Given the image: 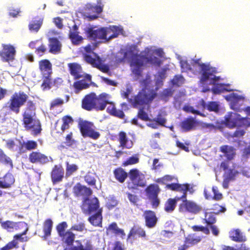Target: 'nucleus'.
Returning a JSON list of instances; mask_svg holds the SVG:
<instances>
[{
	"instance_id": "19",
	"label": "nucleus",
	"mask_w": 250,
	"mask_h": 250,
	"mask_svg": "<svg viewBox=\"0 0 250 250\" xmlns=\"http://www.w3.org/2000/svg\"><path fill=\"white\" fill-rule=\"evenodd\" d=\"M29 160L33 164H45L49 162L48 157L39 151H32L30 153Z\"/></svg>"
},
{
	"instance_id": "10",
	"label": "nucleus",
	"mask_w": 250,
	"mask_h": 250,
	"mask_svg": "<svg viewBox=\"0 0 250 250\" xmlns=\"http://www.w3.org/2000/svg\"><path fill=\"white\" fill-rule=\"evenodd\" d=\"M95 54L96 58H94L89 54H84L83 59L87 63L91 64L92 67L97 68L103 73H107L110 76L111 72L109 65L106 64H103L101 58L96 54Z\"/></svg>"
},
{
	"instance_id": "40",
	"label": "nucleus",
	"mask_w": 250,
	"mask_h": 250,
	"mask_svg": "<svg viewBox=\"0 0 250 250\" xmlns=\"http://www.w3.org/2000/svg\"><path fill=\"white\" fill-rule=\"evenodd\" d=\"M212 191L213 193L212 196L209 194H208L206 191H204L205 197L206 199H212L215 201H220L223 199V194L218 191L217 187H212Z\"/></svg>"
},
{
	"instance_id": "57",
	"label": "nucleus",
	"mask_w": 250,
	"mask_h": 250,
	"mask_svg": "<svg viewBox=\"0 0 250 250\" xmlns=\"http://www.w3.org/2000/svg\"><path fill=\"white\" fill-rule=\"evenodd\" d=\"M67 226L66 222H62L57 226L56 229L60 236L66 232L65 229Z\"/></svg>"
},
{
	"instance_id": "49",
	"label": "nucleus",
	"mask_w": 250,
	"mask_h": 250,
	"mask_svg": "<svg viewBox=\"0 0 250 250\" xmlns=\"http://www.w3.org/2000/svg\"><path fill=\"white\" fill-rule=\"evenodd\" d=\"M139 162V158L138 154H135L129 157L126 161L123 163V166L126 167L129 165H132L138 163Z\"/></svg>"
},
{
	"instance_id": "24",
	"label": "nucleus",
	"mask_w": 250,
	"mask_h": 250,
	"mask_svg": "<svg viewBox=\"0 0 250 250\" xmlns=\"http://www.w3.org/2000/svg\"><path fill=\"white\" fill-rule=\"evenodd\" d=\"M39 68L42 76H50L52 73V64L47 59L42 60L39 62Z\"/></svg>"
},
{
	"instance_id": "6",
	"label": "nucleus",
	"mask_w": 250,
	"mask_h": 250,
	"mask_svg": "<svg viewBox=\"0 0 250 250\" xmlns=\"http://www.w3.org/2000/svg\"><path fill=\"white\" fill-rule=\"evenodd\" d=\"M141 175L137 168H133L129 171V181L127 182V187L129 189L137 190L139 187L144 188L146 186V182Z\"/></svg>"
},
{
	"instance_id": "41",
	"label": "nucleus",
	"mask_w": 250,
	"mask_h": 250,
	"mask_svg": "<svg viewBox=\"0 0 250 250\" xmlns=\"http://www.w3.org/2000/svg\"><path fill=\"white\" fill-rule=\"evenodd\" d=\"M0 163L5 166H9L11 168L13 167L12 159L1 148H0Z\"/></svg>"
},
{
	"instance_id": "58",
	"label": "nucleus",
	"mask_w": 250,
	"mask_h": 250,
	"mask_svg": "<svg viewBox=\"0 0 250 250\" xmlns=\"http://www.w3.org/2000/svg\"><path fill=\"white\" fill-rule=\"evenodd\" d=\"M64 104V101L63 99L57 98L53 100L50 104V108L52 109L55 107L62 105Z\"/></svg>"
},
{
	"instance_id": "26",
	"label": "nucleus",
	"mask_w": 250,
	"mask_h": 250,
	"mask_svg": "<svg viewBox=\"0 0 250 250\" xmlns=\"http://www.w3.org/2000/svg\"><path fill=\"white\" fill-rule=\"evenodd\" d=\"M78 29V26L76 24H74L72 29L69 30L68 37L74 45L80 44L83 40V38L79 35Z\"/></svg>"
},
{
	"instance_id": "39",
	"label": "nucleus",
	"mask_w": 250,
	"mask_h": 250,
	"mask_svg": "<svg viewBox=\"0 0 250 250\" xmlns=\"http://www.w3.org/2000/svg\"><path fill=\"white\" fill-rule=\"evenodd\" d=\"M148 198L157 196L160 191V189L157 185L150 184L145 189Z\"/></svg>"
},
{
	"instance_id": "31",
	"label": "nucleus",
	"mask_w": 250,
	"mask_h": 250,
	"mask_svg": "<svg viewBox=\"0 0 250 250\" xmlns=\"http://www.w3.org/2000/svg\"><path fill=\"white\" fill-rule=\"evenodd\" d=\"M229 233L231 240L234 242H244L247 240L246 236L238 229L232 230Z\"/></svg>"
},
{
	"instance_id": "36",
	"label": "nucleus",
	"mask_w": 250,
	"mask_h": 250,
	"mask_svg": "<svg viewBox=\"0 0 250 250\" xmlns=\"http://www.w3.org/2000/svg\"><path fill=\"white\" fill-rule=\"evenodd\" d=\"M138 236L140 237L145 238L146 233L144 229L138 225H134L130 230L128 237Z\"/></svg>"
},
{
	"instance_id": "29",
	"label": "nucleus",
	"mask_w": 250,
	"mask_h": 250,
	"mask_svg": "<svg viewBox=\"0 0 250 250\" xmlns=\"http://www.w3.org/2000/svg\"><path fill=\"white\" fill-rule=\"evenodd\" d=\"M49 41V52L53 54L59 53L61 50L62 44L57 38H50Z\"/></svg>"
},
{
	"instance_id": "12",
	"label": "nucleus",
	"mask_w": 250,
	"mask_h": 250,
	"mask_svg": "<svg viewBox=\"0 0 250 250\" xmlns=\"http://www.w3.org/2000/svg\"><path fill=\"white\" fill-rule=\"evenodd\" d=\"M84 33L87 39L96 41L97 40H105V31L104 27L96 29L94 27H88L84 29Z\"/></svg>"
},
{
	"instance_id": "33",
	"label": "nucleus",
	"mask_w": 250,
	"mask_h": 250,
	"mask_svg": "<svg viewBox=\"0 0 250 250\" xmlns=\"http://www.w3.org/2000/svg\"><path fill=\"white\" fill-rule=\"evenodd\" d=\"M113 172L115 178L121 183H123L128 176L127 173L121 167L116 168Z\"/></svg>"
},
{
	"instance_id": "28",
	"label": "nucleus",
	"mask_w": 250,
	"mask_h": 250,
	"mask_svg": "<svg viewBox=\"0 0 250 250\" xmlns=\"http://www.w3.org/2000/svg\"><path fill=\"white\" fill-rule=\"evenodd\" d=\"M83 77V79L75 82L73 83L74 88L78 91L86 89L90 86V84L87 82L91 81V76L86 74Z\"/></svg>"
},
{
	"instance_id": "30",
	"label": "nucleus",
	"mask_w": 250,
	"mask_h": 250,
	"mask_svg": "<svg viewBox=\"0 0 250 250\" xmlns=\"http://www.w3.org/2000/svg\"><path fill=\"white\" fill-rule=\"evenodd\" d=\"M118 141L120 143V146L123 148L130 149L133 146V142L128 140L126 133L124 131L119 132Z\"/></svg>"
},
{
	"instance_id": "21",
	"label": "nucleus",
	"mask_w": 250,
	"mask_h": 250,
	"mask_svg": "<svg viewBox=\"0 0 250 250\" xmlns=\"http://www.w3.org/2000/svg\"><path fill=\"white\" fill-rule=\"evenodd\" d=\"M109 95L105 93H101L98 96H96V110H104L107 104H111L112 103L109 101Z\"/></svg>"
},
{
	"instance_id": "27",
	"label": "nucleus",
	"mask_w": 250,
	"mask_h": 250,
	"mask_svg": "<svg viewBox=\"0 0 250 250\" xmlns=\"http://www.w3.org/2000/svg\"><path fill=\"white\" fill-rule=\"evenodd\" d=\"M15 181L13 174L8 172L3 177H0V188H9L14 185Z\"/></svg>"
},
{
	"instance_id": "17",
	"label": "nucleus",
	"mask_w": 250,
	"mask_h": 250,
	"mask_svg": "<svg viewBox=\"0 0 250 250\" xmlns=\"http://www.w3.org/2000/svg\"><path fill=\"white\" fill-rule=\"evenodd\" d=\"M198 125V122L196 119L192 117H189L183 120L180 123V126L182 131L188 132L194 130Z\"/></svg>"
},
{
	"instance_id": "11",
	"label": "nucleus",
	"mask_w": 250,
	"mask_h": 250,
	"mask_svg": "<svg viewBox=\"0 0 250 250\" xmlns=\"http://www.w3.org/2000/svg\"><path fill=\"white\" fill-rule=\"evenodd\" d=\"M202 210V207L196 202L186 200L185 202L181 203L179 205V211L181 213H190L196 214L200 212Z\"/></svg>"
},
{
	"instance_id": "14",
	"label": "nucleus",
	"mask_w": 250,
	"mask_h": 250,
	"mask_svg": "<svg viewBox=\"0 0 250 250\" xmlns=\"http://www.w3.org/2000/svg\"><path fill=\"white\" fill-rule=\"evenodd\" d=\"M166 188L172 191H175L185 193L187 195V192L192 194L194 192L193 187L188 183L180 184L179 183H172L167 184Z\"/></svg>"
},
{
	"instance_id": "1",
	"label": "nucleus",
	"mask_w": 250,
	"mask_h": 250,
	"mask_svg": "<svg viewBox=\"0 0 250 250\" xmlns=\"http://www.w3.org/2000/svg\"><path fill=\"white\" fill-rule=\"evenodd\" d=\"M28 96L24 92L20 91L15 92L10 97L6 107L9 111L18 114L20 109L26 103L22 113V123L26 130L31 131L32 134L36 136L42 131L41 124L39 120H36V104L31 100L27 101Z\"/></svg>"
},
{
	"instance_id": "63",
	"label": "nucleus",
	"mask_w": 250,
	"mask_h": 250,
	"mask_svg": "<svg viewBox=\"0 0 250 250\" xmlns=\"http://www.w3.org/2000/svg\"><path fill=\"white\" fill-rule=\"evenodd\" d=\"M84 225L83 223H80L78 224H75L73 225L71 228V230H76L77 231H83L84 229Z\"/></svg>"
},
{
	"instance_id": "44",
	"label": "nucleus",
	"mask_w": 250,
	"mask_h": 250,
	"mask_svg": "<svg viewBox=\"0 0 250 250\" xmlns=\"http://www.w3.org/2000/svg\"><path fill=\"white\" fill-rule=\"evenodd\" d=\"M176 206L175 201L172 198H168L165 203L164 210L168 213L172 212L174 210Z\"/></svg>"
},
{
	"instance_id": "25",
	"label": "nucleus",
	"mask_w": 250,
	"mask_h": 250,
	"mask_svg": "<svg viewBox=\"0 0 250 250\" xmlns=\"http://www.w3.org/2000/svg\"><path fill=\"white\" fill-rule=\"evenodd\" d=\"M68 67L70 74L75 79H79L83 77L82 67L79 63H69L68 64Z\"/></svg>"
},
{
	"instance_id": "52",
	"label": "nucleus",
	"mask_w": 250,
	"mask_h": 250,
	"mask_svg": "<svg viewBox=\"0 0 250 250\" xmlns=\"http://www.w3.org/2000/svg\"><path fill=\"white\" fill-rule=\"evenodd\" d=\"M174 179V177L172 175H165L162 177L157 179L156 182L159 184L166 185L167 184V183L173 181Z\"/></svg>"
},
{
	"instance_id": "50",
	"label": "nucleus",
	"mask_w": 250,
	"mask_h": 250,
	"mask_svg": "<svg viewBox=\"0 0 250 250\" xmlns=\"http://www.w3.org/2000/svg\"><path fill=\"white\" fill-rule=\"evenodd\" d=\"M185 80L182 75H175L171 81L172 84L176 86H180L185 83Z\"/></svg>"
},
{
	"instance_id": "55",
	"label": "nucleus",
	"mask_w": 250,
	"mask_h": 250,
	"mask_svg": "<svg viewBox=\"0 0 250 250\" xmlns=\"http://www.w3.org/2000/svg\"><path fill=\"white\" fill-rule=\"evenodd\" d=\"M109 229L112 230L115 234L125 236V233L124 230L118 227L117 224L115 222L111 223L109 226Z\"/></svg>"
},
{
	"instance_id": "20",
	"label": "nucleus",
	"mask_w": 250,
	"mask_h": 250,
	"mask_svg": "<svg viewBox=\"0 0 250 250\" xmlns=\"http://www.w3.org/2000/svg\"><path fill=\"white\" fill-rule=\"evenodd\" d=\"M105 39L106 41L117 38L123 32V29L116 25L104 27Z\"/></svg>"
},
{
	"instance_id": "37",
	"label": "nucleus",
	"mask_w": 250,
	"mask_h": 250,
	"mask_svg": "<svg viewBox=\"0 0 250 250\" xmlns=\"http://www.w3.org/2000/svg\"><path fill=\"white\" fill-rule=\"evenodd\" d=\"M235 149L233 147L227 145H224L220 147V151L224 154L227 159L231 160L233 159L235 155Z\"/></svg>"
},
{
	"instance_id": "47",
	"label": "nucleus",
	"mask_w": 250,
	"mask_h": 250,
	"mask_svg": "<svg viewBox=\"0 0 250 250\" xmlns=\"http://www.w3.org/2000/svg\"><path fill=\"white\" fill-rule=\"evenodd\" d=\"M53 222L50 219H46L43 224V232L44 235L48 236L51 234Z\"/></svg>"
},
{
	"instance_id": "38",
	"label": "nucleus",
	"mask_w": 250,
	"mask_h": 250,
	"mask_svg": "<svg viewBox=\"0 0 250 250\" xmlns=\"http://www.w3.org/2000/svg\"><path fill=\"white\" fill-rule=\"evenodd\" d=\"M106 111L110 115L121 119H124L125 116L123 111L120 109H117L113 103L107 107Z\"/></svg>"
},
{
	"instance_id": "35",
	"label": "nucleus",
	"mask_w": 250,
	"mask_h": 250,
	"mask_svg": "<svg viewBox=\"0 0 250 250\" xmlns=\"http://www.w3.org/2000/svg\"><path fill=\"white\" fill-rule=\"evenodd\" d=\"M77 246H74V250H93V246L90 240L84 239L81 242L80 240L76 241Z\"/></svg>"
},
{
	"instance_id": "16",
	"label": "nucleus",
	"mask_w": 250,
	"mask_h": 250,
	"mask_svg": "<svg viewBox=\"0 0 250 250\" xmlns=\"http://www.w3.org/2000/svg\"><path fill=\"white\" fill-rule=\"evenodd\" d=\"M145 226L149 229L155 227L158 222L156 213L151 210H146L143 213Z\"/></svg>"
},
{
	"instance_id": "46",
	"label": "nucleus",
	"mask_w": 250,
	"mask_h": 250,
	"mask_svg": "<svg viewBox=\"0 0 250 250\" xmlns=\"http://www.w3.org/2000/svg\"><path fill=\"white\" fill-rule=\"evenodd\" d=\"M204 222L208 226L213 225L216 222L215 214L213 212H205Z\"/></svg>"
},
{
	"instance_id": "3",
	"label": "nucleus",
	"mask_w": 250,
	"mask_h": 250,
	"mask_svg": "<svg viewBox=\"0 0 250 250\" xmlns=\"http://www.w3.org/2000/svg\"><path fill=\"white\" fill-rule=\"evenodd\" d=\"M145 62L157 66H160L162 63V61L155 56L146 57L144 55H133L131 58L130 63L133 74L138 77L142 76Z\"/></svg>"
},
{
	"instance_id": "64",
	"label": "nucleus",
	"mask_w": 250,
	"mask_h": 250,
	"mask_svg": "<svg viewBox=\"0 0 250 250\" xmlns=\"http://www.w3.org/2000/svg\"><path fill=\"white\" fill-rule=\"evenodd\" d=\"M223 84H217L215 86L212 88L211 91L214 94H219L223 91Z\"/></svg>"
},
{
	"instance_id": "62",
	"label": "nucleus",
	"mask_w": 250,
	"mask_h": 250,
	"mask_svg": "<svg viewBox=\"0 0 250 250\" xmlns=\"http://www.w3.org/2000/svg\"><path fill=\"white\" fill-rule=\"evenodd\" d=\"M151 201V205L153 208H157L160 205V200L158 196L149 198Z\"/></svg>"
},
{
	"instance_id": "18",
	"label": "nucleus",
	"mask_w": 250,
	"mask_h": 250,
	"mask_svg": "<svg viewBox=\"0 0 250 250\" xmlns=\"http://www.w3.org/2000/svg\"><path fill=\"white\" fill-rule=\"evenodd\" d=\"M84 202H87V208L84 211V213L88 215H91L98 211L99 210H102L100 208L99 200L97 197H94L89 199H86L84 200Z\"/></svg>"
},
{
	"instance_id": "34",
	"label": "nucleus",
	"mask_w": 250,
	"mask_h": 250,
	"mask_svg": "<svg viewBox=\"0 0 250 250\" xmlns=\"http://www.w3.org/2000/svg\"><path fill=\"white\" fill-rule=\"evenodd\" d=\"M62 240L67 246H71L73 245L75 238V234L70 229L66 231V232L60 236Z\"/></svg>"
},
{
	"instance_id": "53",
	"label": "nucleus",
	"mask_w": 250,
	"mask_h": 250,
	"mask_svg": "<svg viewBox=\"0 0 250 250\" xmlns=\"http://www.w3.org/2000/svg\"><path fill=\"white\" fill-rule=\"evenodd\" d=\"M78 169V166L75 164L70 165L66 163V176L69 177L71 176L74 172H76Z\"/></svg>"
},
{
	"instance_id": "15",
	"label": "nucleus",
	"mask_w": 250,
	"mask_h": 250,
	"mask_svg": "<svg viewBox=\"0 0 250 250\" xmlns=\"http://www.w3.org/2000/svg\"><path fill=\"white\" fill-rule=\"evenodd\" d=\"M73 192L76 197H82L85 200L86 199L92 194V191L86 186L82 185L80 183H77L73 188Z\"/></svg>"
},
{
	"instance_id": "61",
	"label": "nucleus",
	"mask_w": 250,
	"mask_h": 250,
	"mask_svg": "<svg viewBox=\"0 0 250 250\" xmlns=\"http://www.w3.org/2000/svg\"><path fill=\"white\" fill-rule=\"evenodd\" d=\"M184 109L185 111H186L188 112H190L193 114H196L197 115H199L202 117L205 116V115L203 113H202L199 110H195L192 106H185L184 108Z\"/></svg>"
},
{
	"instance_id": "59",
	"label": "nucleus",
	"mask_w": 250,
	"mask_h": 250,
	"mask_svg": "<svg viewBox=\"0 0 250 250\" xmlns=\"http://www.w3.org/2000/svg\"><path fill=\"white\" fill-rule=\"evenodd\" d=\"M84 181L90 186H95L96 180L95 177L91 174H87L84 176Z\"/></svg>"
},
{
	"instance_id": "43",
	"label": "nucleus",
	"mask_w": 250,
	"mask_h": 250,
	"mask_svg": "<svg viewBox=\"0 0 250 250\" xmlns=\"http://www.w3.org/2000/svg\"><path fill=\"white\" fill-rule=\"evenodd\" d=\"M38 144L37 142L33 140H28L24 142L20 147V150L24 148L26 150H31L37 148Z\"/></svg>"
},
{
	"instance_id": "51",
	"label": "nucleus",
	"mask_w": 250,
	"mask_h": 250,
	"mask_svg": "<svg viewBox=\"0 0 250 250\" xmlns=\"http://www.w3.org/2000/svg\"><path fill=\"white\" fill-rule=\"evenodd\" d=\"M65 144L67 146H72L77 144V141L73 137V132H70L65 137Z\"/></svg>"
},
{
	"instance_id": "56",
	"label": "nucleus",
	"mask_w": 250,
	"mask_h": 250,
	"mask_svg": "<svg viewBox=\"0 0 250 250\" xmlns=\"http://www.w3.org/2000/svg\"><path fill=\"white\" fill-rule=\"evenodd\" d=\"M137 116V118L142 121L146 122L151 121V120L149 119L147 113L145 111L143 107H141L139 109Z\"/></svg>"
},
{
	"instance_id": "22",
	"label": "nucleus",
	"mask_w": 250,
	"mask_h": 250,
	"mask_svg": "<svg viewBox=\"0 0 250 250\" xmlns=\"http://www.w3.org/2000/svg\"><path fill=\"white\" fill-rule=\"evenodd\" d=\"M64 170L61 166L55 165L51 172V181L55 184L62 181L63 178Z\"/></svg>"
},
{
	"instance_id": "42",
	"label": "nucleus",
	"mask_w": 250,
	"mask_h": 250,
	"mask_svg": "<svg viewBox=\"0 0 250 250\" xmlns=\"http://www.w3.org/2000/svg\"><path fill=\"white\" fill-rule=\"evenodd\" d=\"M42 82L41 87L43 91L48 90L51 88L52 81L51 75L42 76Z\"/></svg>"
},
{
	"instance_id": "2",
	"label": "nucleus",
	"mask_w": 250,
	"mask_h": 250,
	"mask_svg": "<svg viewBox=\"0 0 250 250\" xmlns=\"http://www.w3.org/2000/svg\"><path fill=\"white\" fill-rule=\"evenodd\" d=\"M1 228L6 229L9 232L13 231L14 229H17L20 227L24 226L26 228L21 233L16 234L13 236V239L11 241L7 243L4 246L0 248V250H12L17 249L19 248V242H26L29 240V237L27 236H23L25 235L28 231V228L26 227V224L23 222H14L11 221H0Z\"/></svg>"
},
{
	"instance_id": "23",
	"label": "nucleus",
	"mask_w": 250,
	"mask_h": 250,
	"mask_svg": "<svg viewBox=\"0 0 250 250\" xmlns=\"http://www.w3.org/2000/svg\"><path fill=\"white\" fill-rule=\"evenodd\" d=\"M43 17L37 16L33 17L28 24V29L32 33H38L42 25Z\"/></svg>"
},
{
	"instance_id": "7",
	"label": "nucleus",
	"mask_w": 250,
	"mask_h": 250,
	"mask_svg": "<svg viewBox=\"0 0 250 250\" xmlns=\"http://www.w3.org/2000/svg\"><path fill=\"white\" fill-rule=\"evenodd\" d=\"M224 124L227 127L232 129L236 127L246 126L248 120L237 113L231 112L225 117Z\"/></svg>"
},
{
	"instance_id": "8",
	"label": "nucleus",
	"mask_w": 250,
	"mask_h": 250,
	"mask_svg": "<svg viewBox=\"0 0 250 250\" xmlns=\"http://www.w3.org/2000/svg\"><path fill=\"white\" fill-rule=\"evenodd\" d=\"M16 50L15 47L10 43H2L0 49V58L4 62L10 64L15 60Z\"/></svg>"
},
{
	"instance_id": "60",
	"label": "nucleus",
	"mask_w": 250,
	"mask_h": 250,
	"mask_svg": "<svg viewBox=\"0 0 250 250\" xmlns=\"http://www.w3.org/2000/svg\"><path fill=\"white\" fill-rule=\"evenodd\" d=\"M151 121L156 122L159 125L165 126V124L167 122V120L166 118L163 117L161 114H159L157 117L151 120Z\"/></svg>"
},
{
	"instance_id": "5",
	"label": "nucleus",
	"mask_w": 250,
	"mask_h": 250,
	"mask_svg": "<svg viewBox=\"0 0 250 250\" xmlns=\"http://www.w3.org/2000/svg\"><path fill=\"white\" fill-rule=\"evenodd\" d=\"M200 59H198L193 60V64H197L200 67L201 73L200 82L202 83L211 81V83L214 84L219 80V77L216 76L214 74L217 73L216 68L211 66L209 63H201Z\"/></svg>"
},
{
	"instance_id": "32",
	"label": "nucleus",
	"mask_w": 250,
	"mask_h": 250,
	"mask_svg": "<svg viewBox=\"0 0 250 250\" xmlns=\"http://www.w3.org/2000/svg\"><path fill=\"white\" fill-rule=\"evenodd\" d=\"M102 211L99 210L94 212L88 218L89 222L94 226H101L102 223Z\"/></svg>"
},
{
	"instance_id": "48",
	"label": "nucleus",
	"mask_w": 250,
	"mask_h": 250,
	"mask_svg": "<svg viewBox=\"0 0 250 250\" xmlns=\"http://www.w3.org/2000/svg\"><path fill=\"white\" fill-rule=\"evenodd\" d=\"M201 241V237L200 236L194 237L190 235H188L185 239V242L188 243L189 246L197 244Z\"/></svg>"
},
{
	"instance_id": "9",
	"label": "nucleus",
	"mask_w": 250,
	"mask_h": 250,
	"mask_svg": "<svg viewBox=\"0 0 250 250\" xmlns=\"http://www.w3.org/2000/svg\"><path fill=\"white\" fill-rule=\"evenodd\" d=\"M93 126V124L87 121H81L78 123V127L83 137L97 140L100 137V133L95 131Z\"/></svg>"
},
{
	"instance_id": "54",
	"label": "nucleus",
	"mask_w": 250,
	"mask_h": 250,
	"mask_svg": "<svg viewBox=\"0 0 250 250\" xmlns=\"http://www.w3.org/2000/svg\"><path fill=\"white\" fill-rule=\"evenodd\" d=\"M209 111H213L215 112H218L219 110V105L216 102H209L206 105V107L204 106Z\"/></svg>"
},
{
	"instance_id": "4",
	"label": "nucleus",
	"mask_w": 250,
	"mask_h": 250,
	"mask_svg": "<svg viewBox=\"0 0 250 250\" xmlns=\"http://www.w3.org/2000/svg\"><path fill=\"white\" fill-rule=\"evenodd\" d=\"M156 92L152 89L145 87L129 100L134 108L141 107L149 104L156 97Z\"/></svg>"
},
{
	"instance_id": "45",
	"label": "nucleus",
	"mask_w": 250,
	"mask_h": 250,
	"mask_svg": "<svg viewBox=\"0 0 250 250\" xmlns=\"http://www.w3.org/2000/svg\"><path fill=\"white\" fill-rule=\"evenodd\" d=\"M62 124L61 125V130L62 133L64 132L66 129L70 127L69 124L73 123V119L69 115H66L62 118Z\"/></svg>"
},
{
	"instance_id": "13",
	"label": "nucleus",
	"mask_w": 250,
	"mask_h": 250,
	"mask_svg": "<svg viewBox=\"0 0 250 250\" xmlns=\"http://www.w3.org/2000/svg\"><path fill=\"white\" fill-rule=\"evenodd\" d=\"M96 94L91 92L84 96L82 101V107L87 111L96 110Z\"/></svg>"
}]
</instances>
